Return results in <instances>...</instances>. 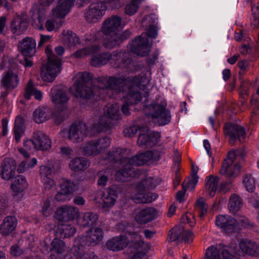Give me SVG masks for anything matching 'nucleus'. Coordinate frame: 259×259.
I'll use <instances>...</instances> for the list:
<instances>
[{
  "instance_id": "nucleus-1",
  "label": "nucleus",
  "mask_w": 259,
  "mask_h": 259,
  "mask_svg": "<svg viewBox=\"0 0 259 259\" xmlns=\"http://www.w3.org/2000/svg\"><path fill=\"white\" fill-rule=\"evenodd\" d=\"M122 150L118 148L113 153H109L106 159L109 162L119 161L121 165L120 169L115 174V179L118 181L124 182L128 180L129 178H136L141 171L136 170L134 166L143 165L151 160H157L159 159V154L156 151H147L145 152L140 153L132 158L120 157Z\"/></svg>"
},
{
  "instance_id": "nucleus-2",
  "label": "nucleus",
  "mask_w": 259,
  "mask_h": 259,
  "mask_svg": "<svg viewBox=\"0 0 259 259\" xmlns=\"http://www.w3.org/2000/svg\"><path fill=\"white\" fill-rule=\"evenodd\" d=\"M95 87L100 89H109L118 93L120 92L126 91L127 94L124 100L128 102L130 105L137 104L142 99V96L138 92L134 90L135 87H139L141 84V79L138 77H100L94 81Z\"/></svg>"
},
{
  "instance_id": "nucleus-3",
  "label": "nucleus",
  "mask_w": 259,
  "mask_h": 259,
  "mask_svg": "<svg viewBox=\"0 0 259 259\" xmlns=\"http://www.w3.org/2000/svg\"><path fill=\"white\" fill-rule=\"evenodd\" d=\"M103 238L101 229L91 228L87 232V236H82L75 240V243L71 249L73 256L70 259H98V257L92 251L89 252L90 247L99 243Z\"/></svg>"
},
{
  "instance_id": "nucleus-4",
  "label": "nucleus",
  "mask_w": 259,
  "mask_h": 259,
  "mask_svg": "<svg viewBox=\"0 0 259 259\" xmlns=\"http://www.w3.org/2000/svg\"><path fill=\"white\" fill-rule=\"evenodd\" d=\"M129 53H121L114 51L112 53H105L92 56L91 64L95 67L100 66L109 62L114 67H119L125 70V72H133L137 71L139 67L131 59Z\"/></svg>"
},
{
  "instance_id": "nucleus-5",
  "label": "nucleus",
  "mask_w": 259,
  "mask_h": 259,
  "mask_svg": "<svg viewBox=\"0 0 259 259\" xmlns=\"http://www.w3.org/2000/svg\"><path fill=\"white\" fill-rule=\"evenodd\" d=\"M157 20L155 15L151 14L145 16L142 19L143 24L148 23L149 28L147 34H142L133 41L131 45V50L138 55L144 56L147 55L150 51L151 46L148 42L146 37L148 36L155 38L157 35V29L155 25L157 24Z\"/></svg>"
},
{
  "instance_id": "nucleus-6",
  "label": "nucleus",
  "mask_w": 259,
  "mask_h": 259,
  "mask_svg": "<svg viewBox=\"0 0 259 259\" xmlns=\"http://www.w3.org/2000/svg\"><path fill=\"white\" fill-rule=\"evenodd\" d=\"M124 26L122 19L117 15L106 18L102 23L101 31L105 35L103 45L108 49L115 47L118 42L117 32Z\"/></svg>"
},
{
  "instance_id": "nucleus-7",
  "label": "nucleus",
  "mask_w": 259,
  "mask_h": 259,
  "mask_svg": "<svg viewBox=\"0 0 259 259\" xmlns=\"http://www.w3.org/2000/svg\"><path fill=\"white\" fill-rule=\"evenodd\" d=\"M93 78V75L87 72L76 73L74 77L75 81L70 90L76 97L90 99L94 94V91L89 86V81Z\"/></svg>"
},
{
  "instance_id": "nucleus-8",
  "label": "nucleus",
  "mask_w": 259,
  "mask_h": 259,
  "mask_svg": "<svg viewBox=\"0 0 259 259\" xmlns=\"http://www.w3.org/2000/svg\"><path fill=\"white\" fill-rule=\"evenodd\" d=\"M46 53L48 61L41 67L40 76L44 81L52 82L61 71V61L49 47L46 49Z\"/></svg>"
},
{
  "instance_id": "nucleus-9",
  "label": "nucleus",
  "mask_w": 259,
  "mask_h": 259,
  "mask_svg": "<svg viewBox=\"0 0 259 259\" xmlns=\"http://www.w3.org/2000/svg\"><path fill=\"white\" fill-rule=\"evenodd\" d=\"M119 106L118 104H109L104 109V115L99 119L93 130L100 132L108 128L110 124L120 118Z\"/></svg>"
},
{
  "instance_id": "nucleus-10",
  "label": "nucleus",
  "mask_w": 259,
  "mask_h": 259,
  "mask_svg": "<svg viewBox=\"0 0 259 259\" xmlns=\"http://www.w3.org/2000/svg\"><path fill=\"white\" fill-rule=\"evenodd\" d=\"M166 106L165 103L152 104L145 108V112L154 122L159 125H165L171 120L170 112L166 109Z\"/></svg>"
},
{
  "instance_id": "nucleus-11",
  "label": "nucleus",
  "mask_w": 259,
  "mask_h": 259,
  "mask_svg": "<svg viewBox=\"0 0 259 259\" xmlns=\"http://www.w3.org/2000/svg\"><path fill=\"white\" fill-rule=\"evenodd\" d=\"M23 146L26 150L33 148L36 150L45 151L51 147V141L49 138L40 131L33 132L31 139H27L23 142Z\"/></svg>"
},
{
  "instance_id": "nucleus-12",
  "label": "nucleus",
  "mask_w": 259,
  "mask_h": 259,
  "mask_svg": "<svg viewBox=\"0 0 259 259\" xmlns=\"http://www.w3.org/2000/svg\"><path fill=\"white\" fill-rule=\"evenodd\" d=\"M236 156L235 151H231L228 153L227 158L222 164L220 170L221 175L229 179V183L232 182V179L236 177L239 174L240 165L236 162Z\"/></svg>"
},
{
  "instance_id": "nucleus-13",
  "label": "nucleus",
  "mask_w": 259,
  "mask_h": 259,
  "mask_svg": "<svg viewBox=\"0 0 259 259\" xmlns=\"http://www.w3.org/2000/svg\"><path fill=\"white\" fill-rule=\"evenodd\" d=\"M107 9L103 3H93L85 10L84 19L89 23H96L99 22L105 14Z\"/></svg>"
},
{
  "instance_id": "nucleus-14",
  "label": "nucleus",
  "mask_w": 259,
  "mask_h": 259,
  "mask_svg": "<svg viewBox=\"0 0 259 259\" xmlns=\"http://www.w3.org/2000/svg\"><path fill=\"white\" fill-rule=\"evenodd\" d=\"M160 138L159 133L151 131L147 126H142L139 128L137 143L142 148L151 147L158 142Z\"/></svg>"
},
{
  "instance_id": "nucleus-15",
  "label": "nucleus",
  "mask_w": 259,
  "mask_h": 259,
  "mask_svg": "<svg viewBox=\"0 0 259 259\" xmlns=\"http://www.w3.org/2000/svg\"><path fill=\"white\" fill-rule=\"evenodd\" d=\"M225 134L229 137L230 142L233 144L237 139L242 142L245 139L246 133L244 128L238 124L227 123L224 128Z\"/></svg>"
},
{
  "instance_id": "nucleus-16",
  "label": "nucleus",
  "mask_w": 259,
  "mask_h": 259,
  "mask_svg": "<svg viewBox=\"0 0 259 259\" xmlns=\"http://www.w3.org/2000/svg\"><path fill=\"white\" fill-rule=\"evenodd\" d=\"M88 134V127L83 123L72 124L68 132L69 139L74 143L81 142Z\"/></svg>"
},
{
  "instance_id": "nucleus-17",
  "label": "nucleus",
  "mask_w": 259,
  "mask_h": 259,
  "mask_svg": "<svg viewBox=\"0 0 259 259\" xmlns=\"http://www.w3.org/2000/svg\"><path fill=\"white\" fill-rule=\"evenodd\" d=\"M79 209L74 206H63L58 208L55 217L60 221L73 220L79 215Z\"/></svg>"
},
{
  "instance_id": "nucleus-18",
  "label": "nucleus",
  "mask_w": 259,
  "mask_h": 259,
  "mask_svg": "<svg viewBox=\"0 0 259 259\" xmlns=\"http://www.w3.org/2000/svg\"><path fill=\"white\" fill-rule=\"evenodd\" d=\"M74 0H58L52 10V14L57 18H64L73 7Z\"/></svg>"
},
{
  "instance_id": "nucleus-19",
  "label": "nucleus",
  "mask_w": 259,
  "mask_h": 259,
  "mask_svg": "<svg viewBox=\"0 0 259 259\" xmlns=\"http://www.w3.org/2000/svg\"><path fill=\"white\" fill-rule=\"evenodd\" d=\"M215 224L223 229L226 233H230L236 230L238 222L228 215H220L216 218Z\"/></svg>"
},
{
  "instance_id": "nucleus-20",
  "label": "nucleus",
  "mask_w": 259,
  "mask_h": 259,
  "mask_svg": "<svg viewBox=\"0 0 259 259\" xmlns=\"http://www.w3.org/2000/svg\"><path fill=\"white\" fill-rule=\"evenodd\" d=\"M50 96L52 102L58 107H65L69 99L65 91L61 87L58 85L52 88Z\"/></svg>"
},
{
  "instance_id": "nucleus-21",
  "label": "nucleus",
  "mask_w": 259,
  "mask_h": 259,
  "mask_svg": "<svg viewBox=\"0 0 259 259\" xmlns=\"http://www.w3.org/2000/svg\"><path fill=\"white\" fill-rule=\"evenodd\" d=\"M16 169V161L10 158L4 159L1 165V178L8 181L10 180L15 174Z\"/></svg>"
},
{
  "instance_id": "nucleus-22",
  "label": "nucleus",
  "mask_w": 259,
  "mask_h": 259,
  "mask_svg": "<svg viewBox=\"0 0 259 259\" xmlns=\"http://www.w3.org/2000/svg\"><path fill=\"white\" fill-rule=\"evenodd\" d=\"M239 248L243 255L256 256L259 255V245L249 239H242L239 243Z\"/></svg>"
},
{
  "instance_id": "nucleus-23",
  "label": "nucleus",
  "mask_w": 259,
  "mask_h": 259,
  "mask_svg": "<svg viewBox=\"0 0 259 259\" xmlns=\"http://www.w3.org/2000/svg\"><path fill=\"white\" fill-rule=\"evenodd\" d=\"M51 254L49 259H64L66 253V247L63 241L57 237L51 243Z\"/></svg>"
},
{
  "instance_id": "nucleus-24",
  "label": "nucleus",
  "mask_w": 259,
  "mask_h": 259,
  "mask_svg": "<svg viewBox=\"0 0 259 259\" xmlns=\"http://www.w3.org/2000/svg\"><path fill=\"white\" fill-rule=\"evenodd\" d=\"M28 22L25 14L16 15L11 23V29L12 32L17 35L23 33L27 28Z\"/></svg>"
},
{
  "instance_id": "nucleus-25",
  "label": "nucleus",
  "mask_w": 259,
  "mask_h": 259,
  "mask_svg": "<svg viewBox=\"0 0 259 259\" xmlns=\"http://www.w3.org/2000/svg\"><path fill=\"white\" fill-rule=\"evenodd\" d=\"M140 177L141 181L137 184L135 191H148L155 188L157 184V180L145 173L140 172L136 177Z\"/></svg>"
},
{
  "instance_id": "nucleus-26",
  "label": "nucleus",
  "mask_w": 259,
  "mask_h": 259,
  "mask_svg": "<svg viewBox=\"0 0 259 259\" xmlns=\"http://www.w3.org/2000/svg\"><path fill=\"white\" fill-rule=\"evenodd\" d=\"M128 244V239L124 235L112 238L106 243L107 248L113 251H117L125 248Z\"/></svg>"
},
{
  "instance_id": "nucleus-27",
  "label": "nucleus",
  "mask_w": 259,
  "mask_h": 259,
  "mask_svg": "<svg viewBox=\"0 0 259 259\" xmlns=\"http://www.w3.org/2000/svg\"><path fill=\"white\" fill-rule=\"evenodd\" d=\"M17 221L15 217L7 216L3 220L0 225V234L3 236H7L15 230Z\"/></svg>"
},
{
  "instance_id": "nucleus-28",
  "label": "nucleus",
  "mask_w": 259,
  "mask_h": 259,
  "mask_svg": "<svg viewBox=\"0 0 259 259\" xmlns=\"http://www.w3.org/2000/svg\"><path fill=\"white\" fill-rule=\"evenodd\" d=\"M19 49L23 56L32 57L36 52L35 40L30 37H25L20 42Z\"/></svg>"
},
{
  "instance_id": "nucleus-29",
  "label": "nucleus",
  "mask_w": 259,
  "mask_h": 259,
  "mask_svg": "<svg viewBox=\"0 0 259 259\" xmlns=\"http://www.w3.org/2000/svg\"><path fill=\"white\" fill-rule=\"evenodd\" d=\"M156 214L154 208L149 207L139 212L135 216V220L140 224H145L154 219Z\"/></svg>"
},
{
  "instance_id": "nucleus-30",
  "label": "nucleus",
  "mask_w": 259,
  "mask_h": 259,
  "mask_svg": "<svg viewBox=\"0 0 259 259\" xmlns=\"http://www.w3.org/2000/svg\"><path fill=\"white\" fill-rule=\"evenodd\" d=\"M28 184L25 178L22 176H18L12 181L11 188L14 197H17L27 188Z\"/></svg>"
},
{
  "instance_id": "nucleus-31",
  "label": "nucleus",
  "mask_w": 259,
  "mask_h": 259,
  "mask_svg": "<svg viewBox=\"0 0 259 259\" xmlns=\"http://www.w3.org/2000/svg\"><path fill=\"white\" fill-rule=\"evenodd\" d=\"M19 79L17 74L12 70L6 72L2 79V83L7 89H13L19 84Z\"/></svg>"
},
{
  "instance_id": "nucleus-32",
  "label": "nucleus",
  "mask_w": 259,
  "mask_h": 259,
  "mask_svg": "<svg viewBox=\"0 0 259 259\" xmlns=\"http://www.w3.org/2000/svg\"><path fill=\"white\" fill-rule=\"evenodd\" d=\"M98 221L97 214L92 212H86L78 219V223L81 227L92 228L97 225Z\"/></svg>"
},
{
  "instance_id": "nucleus-33",
  "label": "nucleus",
  "mask_w": 259,
  "mask_h": 259,
  "mask_svg": "<svg viewBox=\"0 0 259 259\" xmlns=\"http://www.w3.org/2000/svg\"><path fill=\"white\" fill-rule=\"evenodd\" d=\"M146 191H135V195L132 196L133 200L136 203H147L154 201L157 195L151 192H147Z\"/></svg>"
},
{
  "instance_id": "nucleus-34",
  "label": "nucleus",
  "mask_w": 259,
  "mask_h": 259,
  "mask_svg": "<svg viewBox=\"0 0 259 259\" xmlns=\"http://www.w3.org/2000/svg\"><path fill=\"white\" fill-rule=\"evenodd\" d=\"M219 178L217 176L210 175L205 180V191L210 197H213L218 189Z\"/></svg>"
},
{
  "instance_id": "nucleus-35",
  "label": "nucleus",
  "mask_w": 259,
  "mask_h": 259,
  "mask_svg": "<svg viewBox=\"0 0 259 259\" xmlns=\"http://www.w3.org/2000/svg\"><path fill=\"white\" fill-rule=\"evenodd\" d=\"M76 232L73 226L68 224L60 223L56 231V236L65 238L72 236Z\"/></svg>"
},
{
  "instance_id": "nucleus-36",
  "label": "nucleus",
  "mask_w": 259,
  "mask_h": 259,
  "mask_svg": "<svg viewBox=\"0 0 259 259\" xmlns=\"http://www.w3.org/2000/svg\"><path fill=\"white\" fill-rule=\"evenodd\" d=\"M117 198L116 191L112 189H108L102 196L103 208L108 209L112 207L114 205Z\"/></svg>"
},
{
  "instance_id": "nucleus-37",
  "label": "nucleus",
  "mask_w": 259,
  "mask_h": 259,
  "mask_svg": "<svg viewBox=\"0 0 259 259\" xmlns=\"http://www.w3.org/2000/svg\"><path fill=\"white\" fill-rule=\"evenodd\" d=\"M62 41L69 47L79 43V38L77 35L69 30H64L60 36Z\"/></svg>"
},
{
  "instance_id": "nucleus-38",
  "label": "nucleus",
  "mask_w": 259,
  "mask_h": 259,
  "mask_svg": "<svg viewBox=\"0 0 259 259\" xmlns=\"http://www.w3.org/2000/svg\"><path fill=\"white\" fill-rule=\"evenodd\" d=\"M51 115V110L48 107H38L33 112V118L37 123H42L48 119Z\"/></svg>"
},
{
  "instance_id": "nucleus-39",
  "label": "nucleus",
  "mask_w": 259,
  "mask_h": 259,
  "mask_svg": "<svg viewBox=\"0 0 259 259\" xmlns=\"http://www.w3.org/2000/svg\"><path fill=\"white\" fill-rule=\"evenodd\" d=\"M243 201L238 195L233 194L230 196L228 206L230 212L236 213L241 209Z\"/></svg>"
},
{
  "instance_id": "nucleus-40",
  "label": "nucleus",
  "mask_w": 259,
  "mask_h": 259,
  "mask_svg": "<svg viewBox=\"0 0 259 259\" xmlns=\"http://www.w3.org/2000/svg\"><path fill=\"white\" fill-rule=\"evenodd\" d=\"M63 19L57 18L56 17L53 16L51 13V16L47 20L45 23L47 30L49 32L58 31L64 23Z\"/></svg>"
},
{
  "instance_id": "nucleus-41",
  "label": "nucleus",
  "mask_w": 259,
  "mask_h": 259,
  "mask_svg": "<svg viewBox=\"0 0 259 259\" xmlns=\"http://www.w3.org/2000/svg\"><path fill=\"white\" fill-rule=\"evenodd\" d=\"M89 165V161L82 157L73 159L69 165L70 168L74 171L83 170L87 168Z\"/></svg>"
},
{
  "instance_id": "nucleus-42",
  "label": "nucleus",
  "mask_w": 259,
  "mask_h": 259,
  "mask_svg": "<svg viewBox=\"0 0 259 259\" xmlns=\"http://www.w3.org/2000/svg\"><path fill=\"white\" fill-rule=\"evenodd\" d=\"M221 254L223 259H240L238 249L234 246H224L221 249Z\"/></svg>"
},
{
  "instance_id": "nucleus-43",
  "label": "nucleus",
  "mask_w": 259,
  "mask_h": 259,
  "mask_svg": "<svg viewBox=\"0 0 259 259\" xmlns=\"http://www.w3.org/2000/svg\"><path fill=\"white\" fill-rule=\"evenodd\" d=\"M25 127L24 124V120L21 117H17L15 121L13 132L15 139L17 143L20 141V139L24 133Z\"/></svg>"
},
{
  "instance_id": "nucleus-44",
  "label": "nucleus",
  "mask_w": 259,
  "mask_h": 259,
  "mask_svg": "<svg viewBox=\"0 0 259 259\" xmlns=\"http://www.w3.org/2000/svg\"><path fill=\"white\" fill-rule=\"evenodd\" d=\"M32 95H33L35 99L38 100H41L42 97V93L35 89L33 83L30 80L25 88L24 96L26 99L29 100Z\"/></svg>"
},
{
  "instance_id": "nucleus-45",
  "label": "nucleus",
  "mask_w": 259,
  "mask_h": 259,
  "mask_svg": "<svg viewBox=\"0 0 259 259\" xmlns=\"http://www.w3.org/2000/svg\"><path fill=\"white\" fill-rule=\"evenodd\" d=\"M101 48V45H93L92 48L85 47L76 51L73 55L75 58H80L98 52Z\"/></svg>"
},
{
  "instance_id": "nucleus-46",
  "label": "nucleus",
  "mask_w": 259,
  "mask_h": 259,
  "mask_svg": "<svg viewBox=\"0 0 259 259\" xmlns=\"http://www.w3.org/2000/svg\"><path fill=\"white\" fill-rule=\"evenodd\" d=\"M100 31H93L89 33H87L84 36L83 44L86 46H89V48H92L94 45H100L97 41L100 39Z\"/></svg>"
},
{
  "instance_id": "nucleus-47",
  "label": "nucleus",
  "mask_w": 259,
  "mask_h": 259,
  "mask_svg": "<svg viewBox=\"0 0 259 259\" xmlns=\"http://www.w3.org/2000/svg\"><path fill=\"white\" fill-rule=\"evenodd\" d=\"M82 152L86 155H96L99 154L97 142L92 141L85 143L82 147Z\"/></svg>"
},
{
  "instance_id": "nucleus-48",
  "label": "nucleus",
  "mask_w": 259,
  "mask_h": 259,
  "mask_svg": "<svg viewBox=\"0 0 259 259\" xmlns=\"http://www.w3.org/2000/svg\"><path fill=\"white\" fill-rule=\"evenodd\" d=\"M204 259H221V249L214 246L209 247L205 251Z\"/></svg>"
},
{
  "instance_id": "nucleus-49",
  "label": "nucleus",
  "mask_w": 259,
  "mask_h": 259,
  "mask_svg": "<svg viewBox=\"0 0 259 259\" xmlns=\"http://www.w3.org/2000/svg\"><path fill=\"white\" fill-rule=\"evenodd\" d=\"M125 237L128 239V240L130 239L131 240L135 248L142 247L144 244L142 236L137 232H129L128 235Z\"/></svg>"
},
{
  "instance_id": "nucleus-50",
  "label": "nucleus",
  "mask_w": 259,
  "mask_h": 259,
  "mask_svg": "<svg viewBox=\"0 0 259 259\" xmlns=\"http://www.w3.org/2000/svg\"><path fill=\"white\" fill-rule=\"evenodd\" d=\"M144 0H132L125 7V12L128 15H134L138 10L140 5Z\"/></svg>"
},
{
  "instance_id": "nucleus-51",
  "label": "nucleus",
  "mask_w": 259,
  "mask_h": 259,
  "mask_svg": "<svg viewBox=\"0 0 259 259\" xmlns=\"http://www.w3.org/2000/svg\"><path fill=\"white\" fill-rule=\"evenodd\" d=\"M113 172V170H110L108 169L99 171L98 173V185L102 187L105 186L107 183L108 177L112 175Z\"/></svg>"
},
{
  "instance_id": "nucleus-52",
  "label": "nucleus",
  "mask_w": 259,
  "mask_h": 259,
  "mask_svg": "<svg viewBox=\"0 0 259 259\" xmlns=\"http://www.w3.org/2000/svg\"><path fill=\"white\" fill-rule=\"evenodd\" d=\"M196 209L199 213L200 218H203L207 213V205L204 198L200 197L196 201L195 204Z\"/></svg>"
},
{
  "instance_id": "nucleus-53",
  "label": "nucleus",
  "mask_w": 259,
  "mask_h": 259,
  "mask_svg": "<svg viewBox=\"0 0 259 259\" xmlns=\"http://www.w3.org/2000/svg\"><path fill=\"white\" fill-rule=\"evenodd\" d=\"M46 19V14L44 10H40L38 12L37 17L33 20L32 25L33 26L39 29L42 30L44 29V22Z\"/></svg>"
},
{
  "instance_id": "nucleus-54",
  "label": "nucleus",
  "mask_w": 259,
  "mask_h": 259,
  "mask_svg": "<svg viewBox=\"0 0 259 259\" xmlns=\"http://www.w3.org/2000/svg\"><path fill=\"white\" fill-rule=\"evenodd\" d=\"M61 190L72 196L75 189V184L73 182L65 180L60 185Z\"/></svg>"
},
{
  "instance_id": "nucleus-55",
  "label": "nucleus",
  "mask_w": 259,
  "mask_h": 259,
  "mask_svg": "<svg viewBox=\"0 0 259 259\" xmlns=\"http://www.w3.org/2000/svg\"><path fill=\"white\" fill-rule=\"evenodd\" d=\"M182 232L183 227L179 228L176 227L173 228L168 235V240L170 242L182 240L181 234Z\"/></svg>"
},
{
  "instance_id": "nucleus-56",
  "label": "nucleus",
  "mask_w": 259,
  "mask_h": 259,
  "mask_svg": "<svg viewBox=\"0 0 259 259\" xmlns=\"http://www.w3.org/2000/svg\"><path fill=\"white\" fill-rule=\"evenodd\" d=\"M198 180V177L196 174L194 175L192 179L185 180L182 184L183 189L193 190L194 189Z\"/></svg>"
},
{
  "instance_id": "nucleus-57",
  "label": "nucleus",
  "mask_w": 259,
  "mask_h": 259,
  "mask_svg": "<svg viewBox=\"0 0 259 259\" xmlns=\"http://www.w3.org/2000/svg\"><path fill=\"white\" fill-rule=\"evenodd\" d=\"M243 183L246 189L248 192H252L255 187V182L250 175H246L243 179Z\"/></svg>"
},
{
  "instance_id": "nucleus-58",
  "label": "nucleus",
  "mask_w": 259,
  "mask_h": 259,
  "mask_svg": "<svg viewBox=\"0 0 259 259\" xmlns=\"http://www.w3.org/2000/svg\"><path fill=\"white\" fill-rule=\"evenodd\" d=\"M96 141L97 142V145H98L99 153H100L102 150L108 147L110 144V139L106 137L100 139Z\"/></svg>"
},
{
  "instance_id": "nucleus-59",
  "label": "nucleus",
  "mask_w": 259,
  "mask_h": 259,
  "mask_svg": "<svg viewBox=\"0 0 259 259\" xmlns=\"http://www.w3.org/2000/svg\"><path fill=\"white\" fill-rule=\"evenodd\" d=\"M52 200V197L48 198L46 199L44 202L41 212L45 217H48L53 212V210L50 207Z\"/></svg>"
},
{
  "instance_id": "nucleus-60",
  "label": "nucleus",
  "mask_w": 259,
  "mask_h": 259,
  "mask_svg": "<svg viewBox=\"0 0 259 259\" xmlns=\"http://www.w3.org/2000/svg\"><path fill=\"white\" fill-rule=\"evenodd\" d=\"M139 128L140 127L137 125H132L125 127L123 133L125 137H132L136 135L138 130L139 131Z\"/></svg>"
},
{
  "instance_id": "nucleus-61",
  "label": "nucleus",
  "mask_w": 259,
  "mask_h": 259,
  "mask_svg": "<svg viewBox=\"0 0 259 259\" xmlns=\"http://www.w3.org/2000/svg\"><path fill=\"white\" fill-rule=\"evenodd\" d=\"M51 173L52 169L51 168L45 165L40 167V175L41 179L49 178Z\"/></svg>"
},
{
  "instance_id": "nucleus-62",
  "label": "nucleus",
  "mask_w": 259,
  "mask_h": 259,
  "mask_svg": "<svg viewBox=\"0 0 259 259\" xmlns=\"http://www.w3.org/2000/svg\"><path fill=\"white\" fill-rule=\"evenodd\" d=\"M182 240L187 243L191 242L193 239V235L190 231H184L183 228V232L181 234Z\"/></svg>"
},
{
  "instance_id": "nucleus-63",
  "label": "nucleus",
  "mask_w": 259,
  "mask_h": 259,
  "mask_svg": "<svg viewBox=\"0 0 259 259\" xmlns=\"http://www.w3.org/2000/svg\"><path fill=\"white\" fill-rule=\"evenodd\" d=\"M248 83L246 81H243L241 83L240 88V95L242 97L243 99L245 98L246 96L248 95Z\"/></svg>"
},
{
  "instance_id": "nucleus-64",
  "label": "nucleus",
  "mask_w": 259,
  "mask_h": 259,
  "mask_svg": "<svg viewBox=\"0 0 259 259\" xmlns=\"http://www.w3.org/2000/svg\"><path fill=\"white\" fill-rule=\"evenodd\" d=\"M248 202L253 207L259 208V196L257 195H251L248 198Z\"/></svg>"
}]
</instances>
